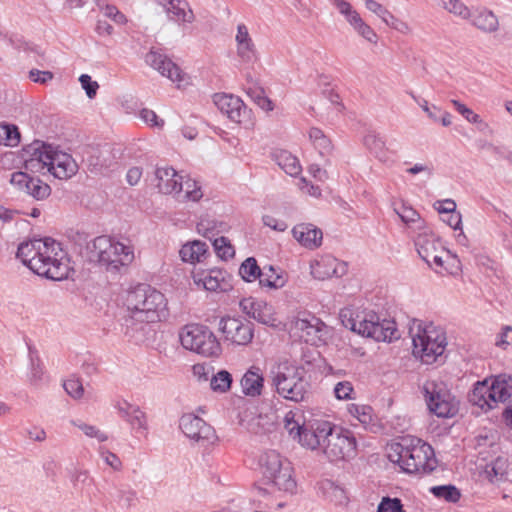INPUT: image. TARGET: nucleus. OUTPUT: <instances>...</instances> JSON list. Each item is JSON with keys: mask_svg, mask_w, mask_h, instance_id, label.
Here are the masks:
<instances>
[{"mask_svg": "<svg viewBox=\"0 0 512 512\" xmlns=\"http://www.w3.org/2000/svg\"><path fill=\"white\" fill-rule=\"evenodd\" d=\"M17 258L37 275L55 281L66 279L71 269L61 244L49 237L22 242Z\"/></svg>", "mask_w": 512, "mask_h": 512, "instance_id": "1", "label": "nucleus"}, {"mask_svg": "<svg viewBox=\"0 0 512 512\" xmlns=\"http://www.w3.org/2000/svg\"><path fill=\"white\" fill-rule=\"evenodd\" d=\"M125 305L128 314L124 321L127 328L134 323L159 322L168 314L165 295L148 284H138L129 289Z\"/></svg>", "mask_w": 512, "mask_h": 512, "instance_id": "2", "label": "nucleus"}, {"mask_svg": "<svg viewBox=\"0 0 512 512\" xmlns=\"http://www.w3.org/2000/svg\"><path fill=\"white\" fill-rule=\"evenodd\" d=\"M24 167L32 173H51L55 178L68 179L78 171L71 155L42 141H34L24 149Z\"/></svg>", "mask_w": 512, "mask_h": 512, "instance_id": "3", "label": "nucleus"}, {"mask_svg": "<svg viewBox=\"0 0 512 512\" xmlns=\"http://www.w3.org/2000/svg\"><path fill=\"white\" fill-rule=\"evenodd\" d=\"M388 459L398 464L409 474L429 473L436 468L434 450L421 439L405 436L398 442H393L387 449Z\"/></svg>", "mask_w": 512, "mask_h": 512, "instance_id": "4", "label": "nucleus"}, {"mask_svg": "<svg viewBox=\"0 0 512 512\" xmlns=\"http://www.w3.org/2000/svg\"><path fill=\"white\" fill-rule=\"evenodd\" d=\"M413 349L412 353L424 364L436 362L447 346L446 333L440 326L433 323H418L410 329Z\"/></svg>", "mask_w": 512, "mask_h": 512, "instance_id": "5", "label": "nucleus"}, {"mask_svg": "<svg viewBox=\"0 0 512 512\" xmlns=\"http://www.w3.org/2000/svg\"><path fill=\"white\" fill-rule=\"evenodd\" d=\"M512 399V376L500 374L491 380L478 381L471 393L469 401L484 411L495 408L498 403H506Z\"/></svg>", "mask_w": 512, "mask_h": 512, "instance_id": "6", "label": "nucleus"}, {"mask_svg": "<svg viewBox=\"0 0 512 512\" xmlns=\"http://www.w3.org/2000/svg\"><path fill=\"white\" fill-rule=\"evenodd\" d=\"M304 374L303 368L280 363L271 368L269 378L281 397L293 402H301L304 400L308 388Z\"/></svg>", "mask_w": 512, "mask_h": 512, "instance_id": "7", "label": "nucleus"}, {"mask_svg": "<svg viewBox=\"0 0 512 512\" xmlns=\"http://www.w3.org/2000/svg\"><path fill=\"white\" fill-rule=\"evenodd\" d=\"M345 326L359 335L372 338L378 342H391L399 338L395 321L381 319L374 311H364L357 314L355 318H349Z\"/></svg>", "mask_w": 512, "mask_h": 512, "instance_id": "8", "label": "nucleus"}, {"mask_svg": "<svg viewBox=\"0 0 512 512\" xmlns=\"http://www.w3.org/2000/svg\"><path fill=\"white\" fill-rule=\"evenodd\" d=\"M154 181L160 193L174 194L180 201H198L203 196L195 181L191 179L183 181V176L169 166L157 167L154 172Z\"/></svg>", "mask_w": 512, "mask_h": 512, "instance_id": "9", "label": "nucleus"}, {"mask_svg": "<svg viewBox=\"0 0 512 512\" xmlns=\"http://www.w3.org/2000/svg\"><path fill=\"white\" fill-rule=\"evenodd\" d=\"M91 258L97 260L107 270L118 271L120 267L134 260L133 248L107 236L96 237L90 250Z\"/></svg>", "mask_w": 512, "mask_h": 512, "instance_id": "10", "label": "nucleus"}, {"mask_svg": "<svg viewBox=\"0 0 512 512\" xmlns=\"http://www.w3.org/2000/svg\"><path fill=\"white\" fill-rule=\"evenodd\" d=\"M414 243L419 256L437 273L447 271L452 273L451 262H456V257L445 249L440 239L428 227L416 236Z\"/></svg>", "mask_w": 512, "mask_h": 512, "instance_id": "11", "label": "nucleus"}, {"mask_svg": "<svg viewBox=\"0 0 512 512\" xmlns=\"http://www.w3.org/2000/svg\"><path fill=\"white\" fill-rule=\"evenodd\" d=\"M179 338L182 346L205 357H217L221 354V345L214 333L205 325L189 324L184 326Z\"/></svg>", "mask_w": 512, "mask_h": 512, "instance_id": "12", "label": "nucleus"}, {"mask_svg": "<svg viewBox=\"0 0 512 512\" xmlns=\"http://www.w3.org/2000/svg\"><path fill=\"white\" fill-rule=\"evenodd\" d=\"M259 462L264 478L275 487L285 492L295 490L296 481L292 476L293 468L287 459L275 450H270L261 456Z\"/></svg>", "mask_w": 512, "mask_h": 512, "instance_id": "13", "label": "nucleus"}, {"mask_svg": "<svg viewBox=\"0 0 512 512\" xmlns=\"http://www.w3.org/2000/svg\"><path fill=\"white\" fill-rule=\"evenodd\" d=\"M423 393L430 412L436 416L449 418L456 414L454 397L443 383L427 381L423 386Z\"/></svg>", "mask_w": 512, "mask_h": 512, "instance_id": "14", "label": "nucleus"}, {"mask_svg": "<svg viewBox=\"0 0 512 512\" xmlns=\"http://www.w3.org/2000/svg\"><path fill=\"white\" fill-rule=\"evenodd\" d=\"M356 451V439L349 430L334 427L328 442L324 444L323 453L330 461L353 457Z\"/></svg>", "mask_w": 512, "mask_h": 512, "instance_id": "15", "label": "nucleus"}, {"mask_svg": "<svg viewBox=\"0 0 512 512\" xmlns=\"http://www.w3.org/2000/svg\"><path fill=\"white\" fill-rule=\"evenodd\" d=\"M179 427L187 438L206 446L215 441L213 427L194 414H184L179 421Z\"/></svg>", "mask_w": 512, "mask_h": 512, "instance_id": "16", "label": "nucleus"}, {"mask_svg": "<svg viewBox=\"0 0 512 512\" xmlns=\"http://www.w3.org/2000/svg\"><path fill=\"white\" fill-rule=\"evenodd\" d=\"M219 328L225 340L236 345H247L254 336L253 324L240 318H222Z\"/></svg>", "mask_w": 512, "mask_h": 512, "instance_id": "17", "label": "nucleus"}, {"mask_svg": "<svg viewBox=\"0 0 512 512\" xmlns=\"http://www.w3.org/2000/svg\"><path fill=\"white\" fill-rule=\"evenodd\" d=\"M325 328V324L313 315L298 316L292 324L294 334L311 345H318L323 340Z\"/></svg>", "mask_w": 512, "mask_h": 512, "instance_id": "18", "label": "nucleus"}, {"mask_svg": "<svg viewBox=\"0 0 512 512\" xmlns=\"http://www.w3.org/2000/svg\"><path fill=\"white\" fill-rule=\"evenodd\" d=\"M145 61L161 75L177 83L178 87L185 81V74L181 69L162 53L152 49L146 54Z\"/></svg>", "mask_w": 512, "mask_h": 512, "instance_id": "19", "label": "nucleus"}, {"mask_svg": "<svg viewBox=\"0 0 512 512\" xmlns=\"http://www.w3.org/2000/svg\"><path fill=\"white\" fill-rule=\"evenodd\" d=\"M239 305L243 313L259 323L268 326L277 325L274 308L267 302L254 298H245L240 301Z\"/></svg>", "mask_w": 512, "mask_h": 512, "instance_id": "20", "label": "nucleus"}, {"mask_svg": "<svg viewBox=\"0 0 512 512\" xmlns=\"http://www.w3.org/2000/svg\"><path fill=\"white\" fill-rule=\"evenodd\" d=\"M213 100L218 109L235 123L243 122L248 116L245 104L237 96L218 93L214 95Z\"/></svg>", "mask_w": 512, "mask_h": 512, "instance_id": "21", "label": "nucleus"}, {"mask_svg": "<svg viewBox=\"0 0 512 512\" xmlns=\"http://www.w3.org/2000/svg\"><path fill=\"white\" fill-rule=\"evenodd\" d=\"M118 414L123 418L136 433L145 434L148 429L147 417L139 406L133 405L125 400L117 401L114 404Z\"/></svg>", "mask_w": 512, "mask_h": 512, "instance_id": "22", "label": "nucleus"}, {"mask_svg": "<svg viewBox=\"0 0 512 512\" xmlns=\"http://www.w3.org/2000/svg\"><path fill=\"white\" fill-rule=\"evenodd\" d=\"M347 272L344 262L332 256H323L311 264V274L314 278L324 280L327 278L341 277Z\"/></svg>", "mask_w": 512, "mask_h": 512, "instance_id": "23", "label": "nucleus"}, {"mask_svg": "<svg viewBox=\"0 0 512 512\" xmlns=\"http://www.w3.org/2000/svg\"><path fill=\"white\" fill-rule=\"evenodd\" d=\"M393 210L407 226L409 233L414 236L429 227L426 221L421 218L420 214L404 202H401L400 204L395 203Z\"/></svg>", "mask_w": 512, "mask_h": 512, "instance_id": "24", "label": "nucleus"}, {"mask_svg": "<svg viewBox=\"0 0 512 512\" xmlns=\"http://www.w3.org/2000/svg\"><path fill=\"white\" fill-rule=\"evenodd\" d=\"M293 237L305 248L316 249L322 244L321 229L310 223H301L293 227Z\"/></svg>", "mask_w": 512, "mask_h": 512, "instance_id": "25", "label": "nucleus"}, {"mask_svg": "<svg viewBox=\"0 0 512 512\" xmlns=\"http://www.w3.org/2000/svg\"><path fill=\"white\" fill-rule=\"evenodd\" d=\"M244 395L250 397L260 396L264 386V378L261 369L256 366L249 368L240 380Z\"/></svg>", "mask_w": 512, "mask_h": 512, "instance_id": "26", "label": "nucleus"}, {"mask_svg": "<svg viewBox=\"0 0 512 512\" xmlns=\"http://www.w3.org/2000/svg\"><path fill=\"white\" fill-rule=\"evenodd\" d=\"M164 11L170 21L177 24L192 23L195 19L194 13L185 0H170Z\"/></svg>", "mask_w": 512, "mask_h": 512, "instance_id": "27", "label": "nucleus"}, {"mask_svg": "<svg viewBox=\"0 0 512 512\" xmlns=\"http://www.w3.org/2000/svg\"><path fill=\"white\" fill-rule=\"evenodd\" d=\"M470 18L471 24L483 33L492 34L499 30V19L491 10L477 9Z\"/></svg>", "mask_w": 512, "mask_h": 512, "instance_id": "28", "label": "nucleus"}, {"mask_svg": "<svg viewBox=\"0 0 512 512\" xmlns=\"http://www.w3.org/2000/svg\"><path fill=\"white\" fill-rule=\"evenodd\" d=\"M194 282L197 285L201 284L206 290L212 292L226 291L229 286L221 270H209L202 274L194 275Z\"/></svg>", "mask_w": 512, "mask_h": 512, "instance_id": "29", "label": "nucleus"}, {"mask_svg": "<svg viewBox=\"0 0 512 512\" xmlns=\"http://www.w3.org/2000/svg\"><path fill=\"white\" fill-rule=\"evenodd\" d=\"M318 492L335 505H346L348 497L346 491L332 480L323 479L318 482Z\"/></svg>", "mask_w": 512, "mask_h": 512, "instance_id": "30", "label": "nucleus"}, {"mask_svg": "<svg viewBox=\"0 0 512 512\" xmlns=\"http://www.w3.org/2000/svg\"><path fill=\"white\" fill-rule=\"evenodd\" d=\"M208 246L205 242L194 240L184 244L180 251L182 261L188 263L202 262L207 254Z\"/></svg>", "mask_w": 512, "mask_h": 512, "instance_id": "31", "label": "nucleus"}, {"mask_svg": "<svg viewBox=\"0 0 512 512\" xmlns=\"http://www.w3.org/2000/svg\"><path fill=\"white\" fill-rule=\"evenodd\" d=\"M274 161L288 175L297 176L301 173L302 167L296 156L286 150H279L273 154Z\"/></svg>", "mask_w": 512, "mask_h": 512, "instance_id": "32", "label": "nucleus"}, {"mask_svg": "<svg viewBox=\"0 0 512 512\" xmlns=\"http://www.w3.org/2000/svg\"><path fill=\"white\" fill-rule=\"evenodd\" d=\"M315 433H321L317 420L310 421L304 425L301 435L298 438V442L306 448L315 450L320 447V442Z\"/></svg>", "mask_w": 512, "mask_h": 512, "instance_id": "33", "label": "nucleus"}, {"mask_svg": "<svg viewBox=\"0 0 512 512\" xmlns=\"http://www.w3.org/2000/svg\"><path fill=\"white\" fill-rule=\"evenodd\" d=\"M306 422L298 411H289L284 417V428L293 439L299 438Z\"/></svg>", "mask_w": 512, "mask_h": 512, "instance_id": "34", "label": "nucleus"}, {"mask_svg": "<svg viewBox=\"0 0 512 512\" xmlns=\"http://www.w3.org/2000/svg\"><path fill=\"white\" fill-rule=\"evenodd\" d=\"M364 145L379 160L385 161L387 159V149H386L385 141L378 134H376L374 132L368 133L364 137Z\"/></svg>", "mask_w": 512, "mask_h": 512, "instance_id": "35", "label": "nucleus"}, {"mask_svg": "<svg viewBox=\"0 0 512 512\" xmlns=\"http://www.w3.org/2000/svg\"><path fill=\"white\" fill-rule=\"evenodd\" d=\"M232 375L227 370H220L210 378V388L216 393H226L232 384Z\"/></svg>", "mask_w": 512, "mask_h": 512, "instance_id": "36", "label": "nucleus"}, {"mask_svg": "<svg viewBox=\"0 0 512 512\" xmlns=\"http://www.w3.org/2000/svg\"><path fill=\"white\" fill-rule=\"evenodd\" d=\"M262 270L257 264V261L253 257L247 258L239 268V275L246 282H252L256 279H259L261 276Z\"/></svg>", "mask_w": 512, "mask_h": 512, "instance_id": "37", "label": "nucleus"}, {"mask_svg": "<svg viewBox=\"0 0 512 512\" xmlns=\"http://www.w3.org/2000/svg\"><path fill=\"white\" fill-rule=\"evenodd\" d=\"M29 383L34 387H40L46 380L42 363L38 357L30 356V372L28 374Z\"/></svg>", "mask_w": 512, "mask_h": 512, "instance_id": "38", "label": "nucleus"}, {"mask_svg": "<svg viewBox=\"0 0 512 512\" xmlns=\"http://www.w3.org/2000/svg\"><path fill=\"white\" fill-rule=\"evenodd\" d=\"M24 192L36 200H42L50 195L51 188L39 178L32 177L29 182V188H26Z\"/></svg>", "mask_w": 512, "mask_h": 512, "instance_id": "39", "label": "nucleus"}, {"mask_svg": "<svg viewBox=\"0 0 512 512\" xmlns=\"http://www.w3.org/2000/svg\"><path fill=\"white\" fill-rule=\"evenodd\" d=\"M438 1L440 6L451 14H454L462 19H468L471 16L469 8L461 0Z\"/></svg>", "mask_w": 512, "mask_h": 512, "instance_id": "40", "label": "nucleus"}, {"mask_svg": "<svg viewBox=\"0 0 512 512\" xmlns=\"http://www.w3.org/2000/svg\"><path fill=\"white\" fill-rule=\"evenodd\" d=\"M20 142L18 128L12 124H0V143L6 146H16Z\"/></svg>", "mask_w": 512, "mask_h": 512, "instance_id": "41", "label": "nucleus"}, {"mask_svg": "<svg viewBox=\"0 0 512 512\" xmlns=\"http://www.w3.org/2000/svg\"><path fill=\"white\" fill-rule=\"evenodd\" d=\"M309 138L321 155L328 154L331 151V142L320 129L315 127L311 128Z\"/></svg>", "mask_w": 512, "mask_h": 512, "instance_id": "42", "label": "nucleus"}, {"mask_svg": "<svg viewBox=\"0 0 512 512\" xmlns=\"http://www.w3.org/2000/svg\"><path fill=\"white\" fill-rule=\"evenodd\" d=\"M430 492L435 497L452 503L457 502L461 497L460 491L454 485L433 486Z\"/></svg>", "mask_w": 512, "mask_h": 512, "instance_id": "43", "label": "nucleus"}, {"mask_svg": "<svg viewBox=\"0 0 512 512\" xmlns=\"http://www.w3.org/2000/svg\"><path fill=\"white\" fill-rule=\"evenodd\" d=\"M349 414L354 417L359 423L368 425L372 420V408L368 405L349 404Z\"/></svg>", "mask_w": 512, "mask_h": 512, "instance_id": "44", "label": "nucleus"}, {"mask_svg": "<svg viewBox=\"0 0 512 512\" xmlns=\"http://www.w3.org/2000/svg\"><path fill=\"white\" fill-rule=\"evenodd\" d=\"M237 55L242 62L253 64L258 60V54L253 40L243 42L237 45Z\"/></svg>", "mask_w": 512, "mask_h": 512, "instance_id": "45", "label": "nucleus"}, {"mask_svg": "<svg viewBox=\"0 0 512 512\" xmlns=\"http://www.w3.org/2000/svg\"><path fill=\"white\" fill-rule=\"evenodd\" d=\"M269 272L270 274L262 271L259 278V284L262 287H268L272 289L282 288L285 285V279L281 275L276 274L272 266L269 267Z\"/></svg>", "mask_w": 512, "mask_h": 512, "instance_id": "46", "label": "nucleus"}, {"mask_svg": "<svg viewBox=\"0 0 512 512\" xmlns=\"http://www.w3.org/2000/svg\"><path fill=\"white\" fill-rule=\"evenodd\" d=\"M361 37L372 44L378 42V35L376 32L359 16L350 25Z\"/></svg>", "mask_w": 512, "mask_h": 512, "instance_id": "47", "label": "nucleus"}, {"mask_svg": "<svg viewBox=\"0 0 512 512\" xmlns=\"http://www.w3.org/2000/svg\"><path fill=\"white\" fill-rule=\"evenodd\" d=\"M213 246L217 255L223 259L228 260L233 258L235 255L234 247L231 245L230 241L226 237L216 238L213 242Z\"/></svg>", "mask_w": 512, "mask_h": 512, "instance_id": "48", "label": "nucleus"}, {"mask_svg": "<svg viewBox=\"0 0 512 512\" xmlns=\"http://www.w3.org/2000/svg\"><path fill=\"white\" fill-rule=\"evenodd\" d=\"M71 424L79 428L87 437L95 438L99 442H105L108 440V435L94 425L81 421H71Z\"/></svg>", "mask_w": 512, "mask_h": 512, "instance_id": "49", "label": "nucleus"}, {"mask_svg": "<svg viewBox=\"0 0 512 512\" xmlns=\"http://www.w3.org/2000/svg\"><path fill=\"white\" fill-rule=\"evenodd\" d=\"M339 13L343 15L346 21L351 25L360 14L346 0H331Z\"/></svg>", "mask_w": 512, "mask_h": 512, "instance_id": "50", "label": "nucleus"}, {"mask_svg": "<svg viewBox=\"0 0 512 512\" xmlns=\"http://www.w3.org/2000/svg\"><path fill=\"white\" fill-rule=\"evenodd\" d=\"M508 461L506 458L498 457L490 465L487 466V473L492 478H502L507 474Z\"/></svg>", "mask_w": 512, "mask_h": 512, "instance_id": "51", "label": "nucleus"}, {"mask_svg": "<svg viewBox=\"0 0 512 512\" xmlns=\"http://www.w3.org/2000/svg\"><path fill=\"white\" fill-rule=\"evenodd\" d=\"M365 7L370 12L377 15L386 24L388 19L391 18L392 13L376 0H365Z\"/></svg>", "mask_w": 512, "mask_h": 512, "instance_id": "52", "label": "nucleus"}, {"mask_svg": "<svg viewBox=\"0 0 512 512\" xmlns=\"http://www.w3.org/2000/svg\"><path fill=\"white\" fill-rule=\"evenodd\" d=\"M377 512H405L401 500L384 497L378 505Z\"/></svg>", "mask_w": 512, "mask_h": 512, "instance_id": "53", "label": "nucleus"}, {"mask_svg": "<svg viewBox=\"0 0 512 512\" xmlns=\"http://www.w3.org/2000/svg\"><path fill=\"white\" fill-rule=\"evenodd\" d=\"M451 103L453 104L454 108L470 123L478 124L482 122L481 117L474 113L470 108H468L466 105L461 103L458 100H451Z\"/></svg>", "mask_w": 512, "mask_h": 512, "instance_id": "54", "label": "nucleus"}, {"mask_svg": "<svg viewBox=\"0 0 512 512\" xmlns=\"http://www.w3.org/2000/svg\"><path fill=\"white\" fill-rule=\"evenodd\" d=\"M63 387L67 394L74 399H80L84 394V388L79 379L70 378L64 382Z\"/></svg>", "mask_w": 512, "mask_h": 512, "instance_id": "55", "label": "nucleus"}, {"mask_svg": "<svg viewBox=\"0 0 512 512\" xmlns=\"http://www.w3.org/2000/svg\"><path fill=\"white\" fill-rule=\"evenodd\" d=\"M99 455L105 464L111 467L114 471H120L122 469V461L116 454L101 447L99 449Z\"/></svg>", "mask_w": 512, "mask_h": 512, "instance_id": "56", "label": "nucleus"}, {"mask_svg": "<svg viewBox=\"0 0 512 512\" xmlns=\"http://www.w3.org/2000/svg\"><path fill=\"white\" fill-rule=\"evenodd\" d=\"M101 12L107 18L113 20L116 24H125L127 22L126 16L120 12L114 5H104L100 7Z\"/></svg>", "mask_w": 512, "mask_h": 512, "instance_id": "57", "label": "nucleus"}, {"mask_svg": "<svg viewBox=\"0 0 512 512\" xmlns=\"http://www.w3.org/2000/svg\"><path fill=\"white\" fill-rule=\"evenodd\" d=\"M354 389L349 381L338 382L334 387V394L339 400H348L353 398Z\"/></svg>", "mask_w": 512, "mask_h": 512, "instance_id": "58", "label": "nucleus"}, {"mask_svg": "<svg viewBox=\"0 0 512 512\" xmlns=\"http://www.w3.org/2000/svg\"><path fill=\"white\" fill-rule=\"evenodd\" d=\"M79 82L81 83L82 88L85 90V93L89 99H93L99 88V84L96 81H93L91 76L88 74H82L79 77Z\"/></svg>", "mask_w": 512, "mask_h": 512, "instance_id": "59", "label": "nucleus"}, {"mask_svg": "<svg viewBox=\"0 0 512 512\" xmlns=\"http://www.w3.org/2000/svg\"><path fill=\"white\" fill-rule=\"evenodd\" d=\"M317 425H319V430L321 429V433H315L320 442V449L323 451L324 444L328 442V437L332 433L334 427L328 421L317 420Z\"/></svg>", "mask_w": 512, "mask_h": 512, "instance_id": "60", "label": "nucleus"}, {"mask_svg": "<svg viewBox=\"0 0 512 512\" xmlns=\"http://www.w3.org/2000/svg\"><path fill=\"white\" fill-rule=\"evenodd\" d=\"M31 176H29L26 172L18 171L14 172L11 175V184L18 188L20 191H23L26 188H29V182L31 180Z\"/></svg>", "mask_w": 512, "mask_h": 512, "instance_id": "61", "label": "nucleus"}, {"mask_svg": "<svg viewBox=\"0 0 512 512\" xmlns=\"http://www.w3.org/2000/svg\"><path fill=\"white\" fill-rule=\"evenodd\" d=\"M136 492L130 489L120 490L118 494V503L124 508H130L136 504Z\"/></svg>", "mask_w": 512, "mask_h": 512, "instance_id": "62", "label": "nucleus"}, {"mask_svg": "<svg viewBox=\"0 0 512 512\" xmlns=\"http://www.w3.org/2000/svg\"><path fill=\"white\" fill-rule=\"evenodd\" d=\"M54 75L50 71H41L38 69H32L29 72V78L31 81L40 84H46L53 79Z\"/></svg>", "mask_w": 512, "mask_h": 512, "instance_id": "63", "label": "nucleus"}, {"mask_svg": "<svg viewBox=\"0 0 512 512\" xmlns=\"http://www.w3.org/2000/svg\"><path fill=\"white\" fill-rule=\"evenodd\" d=\"M263 224L275 231L283 232L288 228V225L286 222L282 220H278L275 217L271 215H264L263 218Z\"/></svg>", "mask_w": 512, "mask_h": 512, "instance_id": "64", "label": "nucleus"}]
</instances>
